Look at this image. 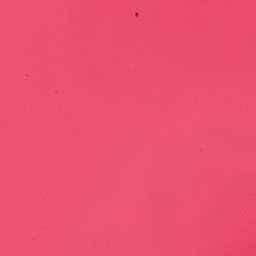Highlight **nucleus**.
Listing matches in <instances>:
<instances>
[{
	"instance_id": "nucleus-1",
	"label": "nucleus",
	"mask_w": 256,
	"mask_h": 256,
	"mask_svg": "<svg viewBox=\"0 0 256 256\" xmlns=\"http://www.w3.org/2000/svg\"><path fill=\"white\" fill-rule=\"evenodd\" d=\"M136 17H139V13H136Z\"/></svg>"
}]
</instances>
